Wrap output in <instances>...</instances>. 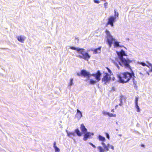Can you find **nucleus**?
<instances>
[{
  "mask_svg": "<svg viewBox=\"0 0 152 152\" xmlns=\"http://www.w3.org/2000/svg\"><path fill=\"white\" fill-rule=\"evenodd\" d=\"M139 73L140 75L142 77L144 76L146 74H147L148 75H149V73L147 72L144 69H143V70L141 72H140Z\"/></svg>",
  "mask_w": 152,
  "mask_h": 152,
  "instance_id": "obj_13",
  "label": "nucleus"
},
{
  "mask_svg": "<svg viewBox=\"0 0 152 152\" xmlns=\"http://www.w3.org/2000/svg\"><path fill=\"white\" fill-rule=\"evenodd\" d=\"M26 37L23 36H20L17 37V39L20 42L23 43Z\"/></svg>",
  "mask_w": 152,
  "mask_h": 152,
  "instance_id": "obj_11",
  "label": "nucleus"
},
{
  "mask_svg": "<svg viewBox=\"0 0 152 152\" xmlns=\"http://www.w3.org/2000/svg\"><path fill=\"white\" fill-rule=\"evenodd\" d=\"M96 82L95 80H91L89 81V83L91 84L94 85V84Z\"/></svg>",
  "mask_w": 152,
  "mask_h": 152,
  "instance_id": "obj_21",
  "label": "nucleus"
},
{
  "mask_svg": "<svg viewBox=\"0 0 152 152\" xmlns=\"http://www.w3.org/2000/svg\"><path fill=\"white\" fill-rule=\"evenodd\" d=\"M122 100L121 101V102L119 104V105H120V106H121L122 105Z\"/></svg>",
  "mask_w": 152,
  "mask_h": 152,
  "instance_id": "obj_39",
  "label": "nucleus"
},
{
  "mask_svg": "<svg viewBox=\"0 0 152 152\" xmlns=\"http://www.w3.org/2000/svg\"><path fill=\"white\" fill-rule=\"evenodd\" d=\"M109 147H110V148L113 150H114V146L112 145H110V146Z\"/></svg>",
  "mask_w": 152,
  "mask_h": 152,
  "instance_id": "obj_36",
  "label": "nucleus"
},
{
  "mask_svg": "<svg viewBox=\"0 0 152 152\" xmlns=\"http://www.w3.org/2000/svg\"><path fill=\"white\" fill-rule=\"evenodd\" d=\"M53 147H54V148H55L57 147L56 142H54V143H53Z\"/></svg>",
  "mask_w": 152,
  "mask_h": 152,
  "instance_id": "obj_32",
  "label": "nucleus"
},
{
  "mask_svg": "<svg viewBox=\"0 0 152 152\" xmlns=\"http://www.w3.org/2000/svg\"><path fill=\"white\" fill-rule=\"evenodd\" d=\"M105 33L107 35V41L110 47H111L113 42L115 41V39L113 38L112 36L108 30L106 29L105 31Z\"/></svg>",
  "mask_w": 152,
  "mask_h": 152,
  "instance_id": "obj_4",
  "label": "nucleus"
},
{
  "mask_svg": "<svg viewBox=\"0 0 152 152\" xmlns=\"http://www.w3.org/2000/svg\"><path fill=\"white\" fill-rule=\"evenodd\" d=\"M99 139V141L102 142H104L105 140V139L104 137H102L101 135H99L98 136Z\"/></svg>",
  "mask_w": 152,
  "mask_h": 152,
  "instance_id": "obj_15",
  "label": "nucleus"
},
{
  "mask_svg": "<svg viewBox=\"0 0 152 152\" xmlns=\"http://www.w3.org/2000/svg\"><path fill=\"white\" fill-rule=\"evenodd\" d=\"M118 106V105H117L115 106V109H116L117 108V106Z\"/></svg>",
  "mask_w": 152,
  "mask_h": 152,
  "instance_id": "obj_45",
  "label": "nucleus"
},
{
  "mask_svg": "<svg viewBox=\"0 0 152 152\" xmlns=\"http://www.w3.org/2000/svg\"><path fill=\"white\" fill-rule=\"evenodd\" d=\"M102 144L103 146L104 147L106 145L103 142L102 143Z\"/></svg>",
  "mask_w": 152,
  "mask_h": 152,
  "instance_id": "obj_38",
  "label": "nucleus"
},
{
  "mask_svg": "<svg viewBox=\"0 0 152 152\" xmlns=\"http://www.w3.org/2000/svg\"><path fill=\"white\" fill-rule=\"evenodd\" d=\"M94 2L96 3L99 4L100 3V1L99 0H94Z\"/></svg>",
  "mask_w": 152,
  "mask_h": 152,
  "instance_id": "obj_35",
  "label": "nucleus"
},
{
  "mask_svg": "<svg viewBox=\"0 0 152 152\" xmlns=\"http://www.w3.org/2000/svg\"><path fill=\"white\" fill-rule=\"evenodd\" d=\"M112 79L113 81H114L115 80V77H113L112 78Z\"/></svg>",
  "mask_w": 152,
  "mask_h": 152,
  "instance_id": "obj_40",
  "label": "nucleus"
},
{
  "mask_svg": "<svg viewBox=\"0 0 152 152\" xmlns=\"http://www.w3.org/2000/svg\"><path fill=\"white\" fill-rule=\"evenodd\" d=\"M111 79L110 75L108 73L106 72L102 78V81L104 82V83L106 84L107 83L110 82Z\"/></svg>",
  "mask_w": 152,
  "mask_h": 152,
  "instance_id": "obj_5",
  "label": "nucleus"
},
{
  "mask_svg": "<svg viewBox=\"0 0 152 152\" xmlns=\"http://www.w3.org/2000/svg\"><path fill=\"white\" fill-rule=\"evenodd\" d=\"M106 68L107 69L109 72L110 73L111 72V71L110 69L107 67Z\"/></svg>",
  "mask_w": 152,
  "mask_h": 152,
  "instance_id": "obj_37",
  "label": "nucleus"
},
{
  "mask_svg": "<svg viewBox=\"0 0 152 152\" xmlns=\"http://www.w3.org/2000/svg\"><path fill=\"white\" fill-rule=\"evenodd\" d=\"M98 148L99 150V152H104V150L102 147L100 146H98Z\"/></svg>",
  "mask_w": 152,
  "mask_h": 152,
  "instance_id": "obj_19",
  "label": "nucleus"
},
{
  "mask_svg": "<svg viewBox=\"0 0 152 152\" xmlns=\"http://www.w3.org/2000/svg\"><path fill=\"white\" fill-rule=\"evenodd\" d=\"M67 135L69 137H71L72 135L74 136H75V134L74 132H69L67 133Z\"/></svg>",
  "mask_w": 152,
  "mask_h": 152,
  "instance_id": "obj_22",
  "label": "nucleus"
},
{
  "mask_svg": "<svg viewBox=\"0 0 152 152\" xmlns=\"http://www.w3.org/2000/svg\"><path fill=\"white\" fill-rule=\"evenodd\" d=\"M106 114L110 117H115L116 116V115L115 114H113L112 113H110L108 112Z\"/></svg>",
  "mask_w": 152,
  "mask_h": 152,
  "instance_id": "obj_18",
  "label": "nucleus"
},
{
  "mask_svg": "<svg viewBox=\"0 0 152 152\" xmlns=\"http://www.w3.org/2000/svg\"><path fill=\"white\" fill-rule=\"evenodd\" d=\"M55 149V151L56 152H59L60 151V149H59L57 147L54 148Z\"/></svg>",
  "mask_w": 152,
  "mask_h": 152,
  "instance_id": "obj_28",
  "label": "nucleus"
},
{
  "mask_svg": "<svg viewBox=\"0 0 152 152\" xmlns=\"http://www.w3.org/2000/svg\"><path fill=\"white\" fill-rule=\"evenodd\" d=\"M121 62H119V64L121 66H124L125 68L131 69V67L129 64L131 61L129 59H126L124 58L120 59Z\"/></svg>",
  "mask_w": 152,
  "mask_h": 152,
  "instance_id": "obj_3",
  "label": "nucleus"
},
{
  "mask_svg": "<svg viewBox=\"0 0 152 152\" xmlns=\"http://www.w3.org/2000/svg\"><path fill=\"white\" fill-rule=\"evenodd\" d=\"M101 46L99 47L98 48H96L93 50V52L95 53H99L100 52Z\"/></svg>",
  "mask_w": 152,
  "mask_h": 152,
  "instance_id": "obj_14",
  "label": "nucleus"
},
{
  "mask_svg": "<svg viewBox=\"0 0 152 152\" xmlns=\"http://www.w3.org/2000/svg\"><path fill=\"white\" fill-rule=\"evenodd\" d=\"M119 42H115L114 44V46L115 47H118L119 46Z\"/></svg>",
  "mask_w": 152,
  "mask_h": 152,
  "instance_id": "obj_23",
  "label": "nucleus"
},
{
  "mask_svg": "<svg viewBox=\"0 0 152 152\" xmlns=\"http://www.w3.org/2000/svg\"><path fill=\"white\" fill-rule=\"evenodd\" d=\"M80 128L82 133L85 134L87 132V129L83 124L81 125Z\"/></svg>",
  "mask_w": 152,
  "mask_h": 152,
  "instance_id": "obj_12",
  "label": "nucleus"
},
{
  "mask_svg": "<svg viewBox=\"0 0 152 152\" xmlns=\"http://www.w3.org/2000/svg\"><path fill=\"white\" fill-rule=\"evenodd\" d=\"M106 135L108 139H110V136L109 135V134L107 133H106Z\"/></svg>",
  "mask_w": 152,
  "mask_h": 152,
  "instance_id": "obj_33",
  "label": "nucleus"
},
{
  "mask_svg": "<svg viewBox=\"0 0 152 152\" xmlns=\"http://www.w3.org/2000/svg\"><path fill=\"white\" fill-rule=\"evenodd\" d=\"M140 64L143 66H147V65H146V64H145V63H144V62H140Z\"/></svg>",
  "mask_w": 152,
  "mask_h": 152,
  "instance_id": "obj_31",
  "label": "nucleus"
},
{
  "mask_svg": "<svg viewBox=\"0 0 152 152\" xmlns=\"http://www.w3.org/2000/svg\"><path fill=\"white\" fill-rule=\"evenodd\" d=\"M141 146L142 147H145L144 145H143V144H141Z\"/></svg>",
  "mask_w": 152,
  "mask_h": 152,
  "instance_id": "obj_42",
  "label": "nucleus"
},
{
  "mask_svg": "<svg viewBox=\"0 0 152 152\" xmlns=\"http://www.w3.org/2000/svg\"><path fill=\"white\" fill-rule=\"evenodd\" d=\"M107 5H108V3L107 2H106L104 3V7L106 9L107 8Z\"/></svg>",
  "mask_w": 152,
  "mask_h": 152,
  "instance_id": "obj_29",
  "label": "nucleus"
},
{
  "mask_svg": "<svg viewBox=\"0 0 152 152\" xmlns=\"http://www.w3.org/2000/svg\"><path fill=\"white\" fill-rule=\"evenodd\" d=\"M83 138V140L84 141H86L88 139V138L89 137L91 136V135H94V134L93 133H91L89 132H86Z\"/></svg>",
  "mask_w": 152,
  "mask_h": 152,
  "instance_id": "obj_10",
  "label": "nucleus"
},
{
  "mask_svg": "<svg viewBox=\"0 0 152 152\" xmlns=\"http://www.w3.org/2000/svg\"><path fill=\"white\" fill-rule=\"evenodd\" d=\"M70 48L72 50H77L79 53L82 54V56L79 55L77 56L79 58H83L85 60H88L91 57V56L88 53L85 52V50L83 48H76L73 46H70Z\"/></svg>",
  "mask_w": 152,
  "mask_h": 152,
  "instance_id": "obj_2",
  "label": "nucleus"
},
{
  "mask_svg": "<svg viewBox=\"0 0 152 152\" xmlns=\"http://www.w3.org/2000/svg\"><path fill=\"white\" fill-rule=\"evenodd\" d=\"M77 115L79 116V118H81L82 117V113L78 109L77 110Z\"/></svg>",
  "mask_w": 152,
  "mask_h": 152,
  "instance_id": "obj_17",
  "label": "nucleus"
},
{
  "mask_svg": "<svg viewBox=\"0 0 152 152\" xmlns=\"http://www.w3.org/2000/svg\"><path fill=\"white\" fill-rule=\"evenodd\" d=\"M111 112H114V109H112L111 110Z\"/></svg>",
  "mask_w": 152,
  "mask_h": 152,
  "instance_id": "obj_44",
  "label": "nucleus"
},
{
  "mask_svg": "<svg viewBox=\"0 0 152 152\" xmlns=\"http://www.w3.org/2000/svg\"><path fill=\"white\" fill-rule=\"evenodd\" d=\"M117 77L119 82L121 83H126L129 81L131 78H133V82L134 85L136 84L137 82L135 80L134 73L132 72L130 73L128 72H124L118 74Z\"/></svg>",
  "mask_w": 152,
  "mask_h": 152,
  "instance_id": "obj_1",
  "label": "nucleus"
},
{
  "mask_svg": "<svg viewBox=\"0 0 152 152\" xmlns=\"http://www.w3.org/2000/svg\"><path fill=\"white\" fill-rule=\"evenodd\" d=\"M73 79L72 78H71L70 79V82L69 83V86H72V84H73Z\"/></svg>",
  "mask_w": 152,
  "mask_h": 152,
  "instance_id": "obj_26",
  "label": "nucleus"
},
{
  "mask_svg": "<svg viewBox=\"0 0 152 152\" xmlns=\"http://www.w3.org/2000/svg\"><path fill=\"white\" fill-rule=\"evenodd\" d=\"M138 98L136 97H135V104H138Z\"/></svg>",
  "mask_w": 152,
  "mask_h": 152,
  "instance_id": "obj_27",
  "label": "nucleus"
},
{
  "mask_svg": "<svg viewBox=\"0 0 152 152\" xmlns=\"http://www.w3.org/2000/svg\"><path fill=\"white\" fill-rule=\"evenodd\" d=\"M119 14L118 13H116L115 11V16H116L117 17H118Z\"/></svg>",
  "mask_w": 152,
  "mask_h": 152,
  "instance_id": "obj_34",
  "label": "nucleus"
},
{
  "mask_svg": "<svg viewBox=\"0 0 152 152\" xmlns=\"http://www.w3.org/2000/svg\"><path fill=\"white\" fill-rule=\"evenodd\" d=\"M75 132L78 136H81V132L78 129H75Z\"/></svg>",
  "mask_w": 152,
  "mask_h": 152,
  "instance_id": "obj_16",
  "label": "nucleus"
},
{
  "mask_svg": "<svg viewBox=\"0 0 152 152\" xmlns=\"http://www.w3.org/2000/svg\"><path fill=\"white\" fill-rule=\"evenodd\" d=\"M109 146H110L109 144H107V145H106L104 147V150H105L106 151H109L108 147H109Z\"/></svg>",
  "mask_w": 152,
  "mask_h": 152,
  "instance_id": "obj_20",
  "label": "nucleus"
},
{
  "mask_svg": "<svg viewBox=\"0 0 152 152\" xmlns=\"http://www.w3.org/2000/svg\"><path fill=\"white\" fill-rule=\"evenodd\" d=\"M77 75H78V76H80V75H81V74H80V73H77Z\"/></svg>",
  "mask_w": 152,
  "mask_h": 152,
  "instance_id": "obj_41",
  "label": "nucleus"
},
{
  "mask_svg": "<svg viewBox=\"0 0 152 152\" xmlns=\"http://www.w3.org/2000/svg\"><path fill=\"white\" fill-rule=\"evenodd\" d=\"M89 144L90 145H91L92 146V147H93L94 148H96V146L94 144H93L91 142H89Z\"/></svg>",
  "mask_w": 152,
  "mask_h": 152,
  "instance_id": "obj_30",
  "label": "nucleus"
},
{
  "mask_svg": "<svg viewBox=\"0 0 152 152\" xmlns=\"http://www.w3.org/2000/svg\"><path fill=\"white\" fill-rule=\"evenodd\" d=\"M101 74L99 71H98L96 74H93L91 75V76L94 77L97 81H99L100 80V77Z\"/></svg>",
  "mask_w": 152,
  "mask_h": 152,
  "instance_id": "obj_7",
  "label": "nucleus"
},
{
  "mask_svg": "<svg viewBox=\"0 0 152 152\" xmlns=\"http://www.w3.org/2000/svg\"><path fill=\"white\" fill-rule=\"evenodd\" d=\"M147 66L150 69V71L152 72V65L149 64V65H147Z\"/></svg>",
  "mask_w": 152,
  "mask_h": 152,
  "instance_id": "obj_25",
  "label": "nucleus"
},
{
  "mask_svg": "<svg viewBox=\"0 0 152 152\" xmlns=\"http://www.w3.org/2000/svg\"><path fill=\"white\" fill-rule=\"evenodd\" d=\"M81 75L84 76V77H89L91 75L89 72H88L84 70H82L80 72Z\"/></svg>",
  "mask_w": 152,
  "mask_h": 152,
  "instance_id": "obj_8",
  "label": "nucleus"
},
{
  "mask_svg": "<svg viewBox=\"0 0 152 152\" xmlns=\"http://www.w3.org/2000/svg\"><path fill=\"white\" fill-rule=\"evenodd\" d=\"M116 66L118 67V69H119V66L118 65V64H116Z\"/></svg>",
  "mask_w": 152,
  "mask_h": 152,
  "instance_id": "obj_43",
  "label": "nucleus"
},
{
  "mask_svg": "<svg viewBox=\"0 0 152 152\" xmlns=\"http://www.w3.org/2000/svg\"><path fill=\"white\" fill-rule=\"evenodd\" d=\"M135 105H136V108L137 109V111L138 112H140V110L139 106L138 105V104H135Z\"/></svg>",
  "mask_w": 152,
  "mask_h": 152,
  "instance_id": "obj_24",
  "label": "nucleus"
},
{
  "mask_svg": "<svg viewBox=\"0 0 152 152\" xmlns=\"http://www.w3.org/2000/svg\"><path fill=\"white\" fill-rule=\"evenodd\" d=\"M116 17L113 16H110L108 18V21L106 24V26H107L108 25H110L111 27L114 26L113 23L115 22Z\"/></svg>",
  "mask_w": 152,
  "mask_h": 152,
  "instance_id": "obj_6",
  "label": "nucleus"
},
{
  "mask_svg": "<svg viewBox=\"0 0 152 152\" xmlns=\"http://www.w3.org/2000/svg\"><path fill=\"white\" fill-rule=\"evenodd\" d=\"M117 55L119 59L123 58V56H126L125 51L122 49L120 52H117Z\"/></svg>",
  "mask_w": 152,
  "mask_h": 152,
  "instance_id": "obj_9",
  "label": "nucleus"
}]
</instances>
